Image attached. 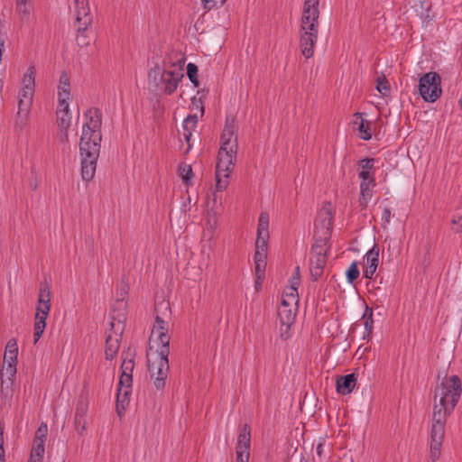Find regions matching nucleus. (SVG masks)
<instances>
[{
    "label": "nucleus",
    "mask_w": 462,
    "mask_h": 462,
    "mask_svg": "<svg viewBox=\"0 0 462 462\" xmlns=\"http://www.w3.org/2000/svg\"><path fill=\"white\" fill-rule=\"evenodd\" d=\"M327 263V248L323 245H316L312 248L310 260V270L311 278L319 280Z\"/></svg>",
    "instance_id": "4468645a"
},
{
    "label": "nucleus",
    "mask_w": 462,
    "mask_h": 462,
    "mask_svg": "<svg viewBox=\"0 0 462 462\" xmlns=\"http://www.w3.org/2000/svg\"><path fill=\"white\" fill-rule=\"evenodd\" d=\"M18 346L15 339H10L5 346L3 366L0 371V392L3 397L12 394L14 379L16 374Z\"/></svg>",
    "instance_id": "423d86ee"
},
{
    "label": "nucleus",
    "mask_w": 462,
    "mask_h": 462,
    "mask_svg": "<svg viewBox=\"0 0 462 462\" xmlns=\"http://www.w3.org/2000/svg\"><path fill=\"white\" fill-rule=\"evenodd\" d=\"M441 78L436 72H428L419 80V92L426 102H435L442 93Z\"/></svg>",
    "instance_id": "9b49d317"
},
{
    "label": "nucleus",
    "mask_w": 462,
    "mask_h": 462,
    "mask_svg": "<svg viewBox=\"0 0 462 462\" xmlns=\"http://www.w3.org/2000/svg\"><path fill=\"white\" fill-rule=\"evenodd\" d=\"M382 226L386 227L391 221V210L387 208H383L381 216Z\"/></svg>",
    "instance_id": "c03bdc74"
},
{
    "label": "nucleus",
    "mask_w": 462,
    "mask_h": 462,
    "mask_svg": "<svg viewBox=\"0 0 462 462\" xmlns=\"http://www.w3.org/2000/svg\"><path fill=\"white\" fill-rule=\"evenodd\" d=\"M51 289L45 284L42 285L38 294V302L35 313L33 338L36 344L42 336L46 328V319L51 310Z\"/></svg>",
    "instance_id": "9d476101"
},
{
    "label": "nucleus",
    "mask_w": 462,
    "mask_h": 462,
    "mask_svg": "<svg viewBox=\"0 0 462 462\" xmlns=\"http://www.w3.org/2000/svg\"><path fill=\"white\" fill-rule=\"evenodd\" d=\"M29 1L30 0H15L16 11L23 16H28L30 14V8L28 6Z\"/></svg>",
    "instance_id": "58836bf2"
},
{
    "label": "nucleus",
    "mask_w": 462,
    "mask_h": 462,
    "mask_svg": "<svg viewBox=\"0 0 462 462\" xmlns=\"http://www.w3.org/2000/svg\"><path fill=\"white\" fill-rule=\"evenodd\" d=\"M255 265V274L258 276V279L263 277L266 263L254 262Z\"/></svg>",
    "instance_id": "49530a36"
},
{
    "label": "nucleus",
    "mask_w": 462,
    "mask_h": 462,
    "mask_svg": "<svg viewBox=\"0 0 462 462\" xmlns=\"http://www.w3.org/2000/svg\"><path fill=\"white\" fill-rule=\"evenodd\" d=\"M269 235H257L255 250L267 251Z\"/></svg>",
    "instance_id": "ea45409f"
},
{
    "label": "nucleus",
    "mask_w": 462,
    "mask_h": 462,
    "mask_svg": "<svg viewBox=\"0 0 462 462\" xmlns=\"http://www.w3.org/2000/svg\"><path fill=\"white\" fill-rule=\"evenodd\" d=\"M267 251L255 250L254 262L266 263Z\"/></svg>",
    "instance_id": "de8ad7c7"
},
{
    "label": "nucleus",
    "mask_w": 462,
    "mask_h": 462,
    "mask_svg": "<svg viewBox=\"0 0 462 462\" xmlns=\"http://www.w3.org/2000/svg\"><path fill=\"white\" fill-rule=\"evenodd\" d=\"M458 103H459V106L462 107V96H461V98L459 99Z\"/></svg>",
    "instance_id": "6e6d98bb"
},
{
    "label": "nucleus",
    "mask_w": 462,
    "mask_h": 462,
    "mask_svg": "<svg viewBox=\"0 0 462 462\" xmlns=\"http://www.w3.org/2000/svg\"><path fill=\"white\" fill-rule=\"evenodd\" d=\"M374 159H363L359 162L360 171L358 173L362 180H374L371 175V170L374 168Z\"/></svg>",
    "instance_id": "c85d7f7f"
},
{
    "label": "nucleus",
    "mask_w": 462,
    "mask_h": 462,
    "mask_svg": "<svg viewBox=\"0 0 462 462\" xmlns=\"http://www.w3.org/2000/svg\"><path fill=\"white\" fill-rule=\"evenodd\" d=\"M319 0H304L300 21L301 30L313 31L319 28Z\"/></svg>",
    "instance_id": "f8f14e48"
},
{
    "label": "nucleus",
    "mask_w": 462,
    "mask_h": 462,
    "mask_svg": "<svg viewBox=\"0 0 462 462\" xmlns=\"http://www.w3.org/2000/svg\"><path fill=\"white\" fill-rule=\"evenodd\" d=\"M47 433H48L47 424L42 422L40 425V427L38 428V430H36L34 439L46 440Z\"/></svg>",
    "instance_id": "79ce46f5"
},
{
    "label": "nucleus",
    "mask_w": 462,
    "mask_h": 462,
    "mask_svg": "<svg viewBox=\"0 0 462 462\" xmlns=\"http://www.w3.org/2000/svg\"><path fill=\"white\" fill-rule=\"evenodd\" d=\"M87 421L85 418L75 417V429L79 435H83L87 430Z\"/></svg>",
    "instance_id": "a19ab883"
},
{
    "label": "nucleus",
    "mask_w": 462,
    "mask_h": 462,
    "mask_svg": "<svg viewBox=\"0 0 462 462\" xmlns=\"http://www.w3.org/2000/svg\"><path fill=\"white\" fill-rule=\"evenodd\" d=\"M126 315L124 311L113 314L109 323V329L106 338V358L112 360L120 346V340L125 327Z\"/></svg>",
    "instance_id": "1a4fd4ad"
},
{
    "label": "nucleus",
    "mask_w": 462,
    "mask_h": 462,
    "mask_svg": "<svg viewBox=\"0 0 462 462\" xmlns=\"http://www.w3.org/2000/svg\"><path fill=\"white\" fill-rule=\"evenodd\" d=\"M420 3H422L424 0H418Z\"/></svg>",
    "instance_id": "4d7b16f0"
},
{
    "label": "nucleus",
    "mask_w": 462,
    "mask_h": 462,
    "mask_svg": "<svg viewBox=\"0 0 462 462\" xmlns=\"http://www.w3.org/2000/svg\"><path fill=\"white\" fill-rule=\"evenodd\" d=\"M183 62L165 63L154 66L148 73L149 87L166 94L173 93L184 76Z\"/></svg>",
    "instance_id": "7ed1b4c3"
},
{
    "label": "nucleus",
    "mask_w": 462,
    "mask_h": 462,
    "mask_svg": "<svg viewBox=\"0 0 462 462\" xmlns=\"http://www.w3.org/2000/svg\"><path fill=\"white\" fill-rule=\"evenodd\" d=\"M64 106L65 107L61 106V103H59L57 108V122L61 131L65 132V136L68 140L66 132L70 125L71 116L69 113V104H65Z\"/></svg>",
    "instance_id": "b1692460"
},
{
    "label": "nucleus",
    "mask_w": 462,
    "mask_h": 462,
    "mask_svg": "<svg viewBox=\"0 0 462 462\" xmlns=\"http://www.w3.org/2000/svg\"><path fill=\"white\" fill-rule=\"evenodd\" d=\"M364 326L367 334H371L373 330V310L366 307L365 312L363 316Z\"/></svg>",
    "instance_id": "c9c22d12"
},
{
    "label": "nucleus",
    "mask_w": 462,
    "mask_h": 462,
    "mask_svg": "<svg viewBox=\"0 0 462 462\" xmlns=\"http://www.w3.org/2000/svg\"><path fill=\"white\" fill-rule=\"evenodd\" d=\"M376 88L383 96H387L390 92V84L384 75H380L376 79Z\"/></svg>",
    "instance_id": "72a5a7b5"
},
{
    "label": "nucleus",
    "mask_w": 462,
    "mask_h": 462,
    "mask_svg": "<svg viewBox=\"0 0 462 462\" xmlns=\"http://www.w3.org/2000/svg\"><path fill=\"white\" fill-rule=\"evenodd\" d=\"M29 462H41V460H38L37 457H34V456L31 455Z\"/></svg>",
    "instance_id": "864d4df0"
},
{
    "label": "nucleus",
    "mask_w": 462,
    "mask_h": 462,
    "mask_svg": "<svg viewBox=\"0 0 462 462\" xmlns=\"http://www.w3.org/2000/svg\"><path fill=\"white\" fill-rule=\"evenodd\" d=\"M3 445H4L3 432H2V429L0 428V462H4V457H5V450H4Z\"/></svg>",
    "instance_id": "8fccbe9b"
},
{
    "label": "nucleus",
    "mask_w": 462,
    "mask_h": 462,
    "mask_svg": "<svg viewBox=\"0 0 462 462\" xmlns=\"http://www.w3.org/2000/svg\"><path fill=\"white\" fill-rule=\"evenodd\" d=\"M236 152V126L233 120H227L220 138L216 166V191H223L228 187V178L234 170Z\"/></svg>",
    "instance_id": "f03ea898"
},
{
    "label": "nucleus",
    "mask_w": 462,
    "mask_h": 462,
    "mask_svg": "<svg viewBox=\"0 0 462 462\" xmlns=\"http://www.w3.org/2000/svg\"><path fill=\"white\" fill-rule=\"evenodd\" d=\"M461 393L462 383L457 375L443 378L435 388L432 424L430 430V457L433 462L441 456L446 420L456 407Z\"/></svg>",
    "instance_id": "f257e3e1"
},
{
    "label": "nucleus",
    "mask_w": 462,
    "mask_h": 462,
    "mask_svg": "<svg viewBox=\"0 0 462 462\" xmlns=\"http://www.w3.org/2000/svg\"><path fill=\"white\" fill-rule=\"evenodd\" d=\"M179 175L186 185H189L193 178L191 166L186 163L180 164L179 167Z\"/></svg>",
    "instance_id": "2f4dec72"
},
{
    "label": "nucleus",
    "mask_w": 462,
    "mask_h": 462,
    "mask_svg": "<svg viewBox=\"0 0 462 462\" xmlns=\"http://www.w3.org/2000/svg\"><path fill=\"white\" fill-rule=\"evenodd\" d=\"M92 23L88 0H75V27L88 29Z\"/></svg>",
    "instance_id": "dca6fc26"
},
{
    "label": "nucleus",
    "mask_w": 462,
    "mask_h": 462,
    "mask_svg": "<svg viewBox=\"0 0 462 462\" xmlns=\"http://www.w3.org/2000/svg\"><path fill=\"white\" fill-rule=\"evenodd\" d=\"M375 187L374 180H362L360 183L359 207L364 209L367 207L373 197V189Z\"/></svg>",
    "instance_id": "412c9836"
},
{
    "label": "nucleus",
    "mask_w": 462,
    "mask_h": 462,
    "mask_svg": "<svg viewBox=\"0 0 462 462\" xmlns=\"http://www.w3.org/2000/svg\"><path fill=\"white\" fill-rule=\"evenodd\" d=\"M319 28L310 30L300 29V51L306 59H310L314 54V48L318 40Z\"/></svg>",
    "instance_id": "f3484780"
},
{
    "label": "nucleus",
    "mask_w": 462,
    "mask_h": 462,
    "mask_svg": "<svg viewBox=\"0 0 462 462\" xmlns=\"http://www.w3.org/2000/svg\"><path fill=\"white\" fill-rule=\"evenodd\" d=\"M87 411H88V404H87V402H84V401H80L77 404L75 417L85 418V415L87 414Z\"/></svg>",
    "instance_id": "37998d69"
},
{
    "label": "nucleus",
    "mask_w": 462,
    "mask_h": 462,
    "mask_svg": "<svg viewBox=\"0 0 462 462\" xmlns=\"http://www.w3.org/2000/svg\"><path fill=\"white\" fill-rule=\"evenodd\" d=\"M70 97V84L69 77L66 73H62L60 77L58 85V101L65 107V104H69Z\"/></svg>",
    "instance_id": "4be33fe9"
},
{
    "label": "nucleus",
    "mask_w": 462,
    "mask_h": 462,
    "mask_svg": "<svg viewBox=\"0 0 462 462\" xmlns=\"http://www.w3.org/2000/svg\"><path fill=\"white\" fill-rule=\"evenodd\" d=\"M352 124L357 126L359 136L363 140L371 139V134L369 132V123L362 117V114L356 113L353 116Z\"/></svg>",
    "instance_id": "393cba45"
},
{
    "label": "nucleus",
    "mask_w": 462,
    "mask_h": 462,
    "mask_svg": "<svg viewBox=\"0 0 462 462\" xmlns=\"http://www.w3.org/2000/svg\"><path fill=\"white\" fill-rule=\"evenodd\" d=\"M321 223L322 228L326 230V235H328L332 227V214L330 207H324L319 214V220L315 226L318 227L319 223Z\"/></svg>",
    "instance_id": "cd10ccee"
},
{
    "label": "nucleus",
    "mask_w": 462,
    "mask_h": 462,
    "mask_svg": "<svg viewBox=\"0 0 462 462\" xmlns=\"http://www.w3.org/2000/svg\"><path fill=\"white\" fill-rule=\"evenodd\" d=\"M204 4V7L206 9L210 10L213 8L217 3L224 4L225 0H202Z\"/></svg>",
    "instance_id": "09e8293b"
},
{
    "label": "nucleus",
    "mask_w": 462,
    "mask_h": 462,
    "mask_svg": "<svg viewBox=\"0 0 462 462\" xmlns=\"http://www.w3.org/2000/svg\"><path fill=\"white\" fill-rule=\"evenodd\" d=\"M301 462H307V461H303V460H301Z\"/></svg>",
    "instance_id": "13d9d810"
},
{
    "label": "nucleus",
    "mask_w": 462,
    "mask_h": 462,
    "mask_svg": "<svg viewBox=\"0 0 462 462\" xmlns=\"http://www.w3.org/2000/svg\"><path fill=\"white\" fill-rule=\"evenodd\" d=\"M198 116L196 115L188 116L183 122V136L187 142H189L192 132L196 129Z\"/></svg>",
    "instance_id": "c756f323"
},
{
    "label": "nucleus",
    "mask_w": 462,
    "mask_h": 462,
    "mask_svg": "<svg viewBox=\"0 0 462 462\" xmlns=\"http://www.w3.org/2000/svg\"><path fill=\"white\" fill-rule=\"evenodd\" d=\"M452 229L456 233H462V217L461 216L455 217L452 219Z\"/></svg>",
    "instance_id": "a18cd8bd"
},
{
    "label": "nucleus",
    "mask_w": 462,
    "mask_h": 462,
    "mask_svg": "<svg viewBox=\"0 0 462 462\" xmlns=\"http://www.w3.org/2000/svg\"><path fill=\"white\" fill-rule=\"evenodd\" d=\"M132 383L119 384L117 393V411L121 412L120 409L125 410V405L129 402V396L131 393Z\"/></svg>",
    "instance_id": "bb28decb"
},
{
    "label": "nucleus",
    "mask_w": 462,
    "mask_h": 462,
    "mask_svg": "<svg viewBox=\"0 0 462 462\" xmlns=\"http://www.w3.org/2000/svg\"><path fill=\"white\" fill-rule=\"evenodd\" d=\"M337 391L341 394L350 393L356 386V377L354 374L339 376L337 379Z\"/></svg>",
    "instance_id": "5701e85b"
},
{
    "label": "nucleus",
    "mask_w": 462,
    "mask_h": 462,
    "mask_svg": "<svg viewBox=\"0 0 462 462\" xmlns=\"http://www.w3.org/2000/svg\"><path fill=\"white\" fill-rule=\"evenodd\" d=\"M187 75L190 81L194 84L195 87L199 86L198 81V67L194 63H189L187 66Z\"/></svg>",
    "instance_id": "4c0bfd02"
},
{
    "label": "nucleus",
    "mask_w": 462,
    "mask_h": 462,
    "mask_svg": "<svg viewBox=\"0 0 462 462\" xmlns=\"http://www.w3.org/2000/svg\"><path fill=\"white\" fill-rule=\"evenodd\" d=\"M85 123L79 140L80 151H99L101 142V116L97 110H89L85 115Z\"/></svg>",
    "instance_id": "39448f33"
},
{
    "label": "nucleus",
    "mask_w": 462,
    "mask_h": 462,
    "mask_svg": "<svg viewBox=\"0 0 462 462\" xmlns=\"http://www.w3.org/2000/svg\"><path fill=\"white\" fill-rule=\"evenodd\" d=\"M323 452V445L321 443H319L317 447V453L319 456H321Z\"/></svg>",
    "instance_id": "603ef678"
},
{
    "label": "nucleus",
    "mask_w": 462,
    "mask_h": 462,
    "mask_svg": "<svg viewBox=\"0 0 462 462\" xmlns=\"http://www.w3.org/2000/svg\"><path fill=\"white\" fill-rule=\"evenodd\" d=\"M78 33L76 37L77 44L83 48L88 47L90 44V37L88 32V29L76 28Z\"/></svg>",
    "instance_id": "473e14b6"
},
{
    "label": "nucleus",
    "mask_w": 462,
    "mask_h": 462,
    "mask_svg": "<svg viewBox=\"0 0 462 462\" xmlns=\"http://www.w3.org/2000/svg\"><path fill=\"white\" fill-rule=\"evenodd\" d=\"M134 367V363L132 358H129V359L125 358L124 359V361L122 363V366H121L122 374H121V376L119 379V384L132 383V382H133L132 373H133Z\"/></svg>",
    "instance_id": "a878e982"
},
{
    "label": "nucleus",
    "mask_w": 462,
    "mask_h": 462,
    "mask_svg": "<svg viewBox=\"0 0 462 462\" xmlns=\"http://www.w3.org/2000/svg\"><path fill=\"white\" fill-rule=\"evenodd\" d=\"M269 214L266 212H262L258 219L257 235H269Z\"/></svg>",
    "instance_id": "7c9ffc66"
},
{
    "label": "nucleus",
    "mask_w": 462,
    "mask_h": 462,
    "mask_svg": "<svg viewBox=\"0 0 462 462\" xmlns=\"http://www.w3.org/2000/svg\"><path fill=\"white\" fill-rule=\"evenodd\" d=\"M298 305L293 307L282 301L278 309V316L281 323L282 336L288 333L291 326L293 324L297 313Z\"/></svg>",
    "instance_id": "a211bd4d"
},
{
    "label": "nucleus",
    "mask_w": 462,
    "mask_h": 462,
    "mask_svg": "<svg viewBox=\"0 0 462 462\" xmlns=\"http://www.w3.org/2000/svg\"><path fill=\"white\" fill-rule=\"evenodd\" d=\"M44 443L45 440L35 439L33 440L32 455L38 457L41 460L44 453Z\"/></svg>",
    "instance_id": "f704fd0d"
},
{
    "label": "nucleus",
    "mask_w": 462,
    "mask_h": 462,
    "mask_svg": "<svg viewBox=\"0 0 462 462\" xmlns=\"http://www.w3.org/2000/svg\"><path fill=\"white\" fill-rule=\"evenodd\" d=\"M379 247L374 245L365 255V270L364 276L366 279H372L379 263Z\"/></svg>",
    "instance_id": "aec40b11"
},
{
    "label": "nucleus",
    "mask_w": 462,
    "mask_h": 462,
    "mask_svg": "<svg viewBox=\"0 0 462 462\" xmlns=\"http://www.w3.org/2000/svg\"><path fill=\"white\" fill-rule=\"evenodd\" d=\"M251 431L250 427L245 424L240 427L236 446V462H249Z\"/></svg>",
    "instance_id": "ddd939ff"
},
{
    "label": "nucleus",
    "mask_w": 462,
    "mask_h": 462,
    "mask_svg": "<svg viewBox=\"0 0 462 462\" xmlns=\"http://www.w3.org/2000/svg\"><path fill=\"white\" fill-rule=\"evenodd\" d=\"M81 155V175L83 180L88 181L93 179L99 151H80Z\"/></svg>",
    "instance_id": "2eb2a0df"
},
{
    "label": "nucleus",
    "mask_w": 462,
    "mask_h": 462,
    "mask_svg": "<svg viewBox=\"0 0 462 462\" xmlns=\"http://www.w3.org/2000/svg\"><path fill=\"white\" fill-rule=\"evenodd\" d=\"M262 282H263V277L261 279H258V276H256V279H255V289H256V291L260 290V288L262 287Z\"/></svg>",
    "instance_id": "3c124183"
},
{
    "label": "nucleus",
    "mask_w": 462,
    "mask_h": 462,
    "mask_svg": "<svg viewBox=\"0 0 462 462\" xmlns=\"http://www.w3.org/2000/svg\"><path fill=\"white\" fill-rule=\"evenodd\" d=\"M35 68L31 66L21 80V87L17 95V116L23 123L26 122L30 116L35 89Z\"/></svg>",
    "instance_id": "6e6552de"
},
{
    "label": "nucleus",
    "mask_w": 462,
    "mask_h": 462,
    "mask_svg": "<svg viewBox=\"0 0 462 462\" xmlns=\"http://www.w3.org/2000/svg\"><path fill=\"white\" fill-rule=\"evenodd\" d=\"M118 305H119V307H121V308H123V309H124V307H125V303H124L123 301L119 302V303H118Z\"/></svg>",
    "instance_id": "5fc2aeb1"
},
{
    "label": "nucleus",
    "mask_w": 462,
    "mask_h": 462,
    "mask_svg": "<svg viewBox=\"0 0 462 462\" xmlns=\"http://www.w3.org/2000/svg\"><path fill=\"white\" fill-rule=\"evenodd\" d=\"M347 282L352 283L359 276V269L356 262L352 263L346 272Z\"/></svg>",
    "instance_id": "e433bc0d"
},
{
    "label": "nucleus",
    "mask_w": 462,
    "mask_h": 462,
    "mask_svg": "<svg viewBox=\"0 0 462 462\" xmlns=\"http://www.w3.org/2000/svg\"><path fill=\"white\" fill-rule=\"evenodd\" d=\"M300 283V267L297 266L295 268V273L292 275L290 281V286L285 290L282 295V301L285 304L291 305V307L294 305H298V287Z\"/></svg>",
    "instance_id": "6ab92c4d"
},
{
    "label": "nucleus",
    "mask_w": 462,
    "mask_h": 462,
    "mask_svg": "<svg viewBox=\"0 0 462 462\" xmlns=\"http://www.w3.org/2000/svg\"><path fill=\"white\" fill-rule=\"evenodd\" d=\"M155 322L150 337L149 347L160 349L163 347L170 348V324L167 320L171 315L170 304L165 301L160 302L155 308Z\"/></svg>",
    "instance_id": "20e7f679"
},
{
    "label": "nucleus",
    "mask_w": 462,
    "mask_h": 462,
    "mask_svg": "<svg viewBox=\"0 0 462 462\" xmlns=\"http://www.w3.org/2000/svg\"><path fill=\"white\" fill-rule=\"evenodd\" d=\"M170 348H150L147 351L148 369L151 377L153 379V384L157 389H162L165 386L166 378L169 373Z\"/></svg>",
    "instance_id": "0eeeda50"
}]
</instances>
